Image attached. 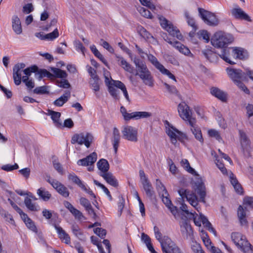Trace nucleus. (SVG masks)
Here are the masks:
<instances>
[{"mask_svg":"<svg viewBox=\"0 0 253 253\" xmlns=\"http://www.w3.org/2000/svg\"><path fill=\"white\" fill-rule=\"evenodd\" d=\"M38 71V68L37 66L34 65L31 67H28L24 70V73L29 76H30L32 73H36Z\"/></svg>","mask_w":253,"mask_h":253,"instance_id":"nucleus-64","label":"nucleus"},{"mask_svg":"<svg viewBox=\"0 0 253 253\" xmlns=\"http://www.w3.org/2000/svg\"><path fill=\"white\" fill-rule=\"evenodd\" d=\"M137 10L142 16L147 18H152V14L147 9L143 7L139 6L137 8Z\"/></svg>","mask_w":253,"mask_h":253,"instance_id":"nucleus-49","label":"nucleus"},{"mask_svg":"<svg viewBox=\"0 0 253 253\" xmlns=\"http://www.w3.org/2000/svg\"><path fill=\"white\" fill-rule=\"evenodd\" d=\"M202 53L208 59L210 62H215L217 59V56L215 53L212 52L211 50H205L202 51Z\"/></svg>","mask_w":253,"mask_h":253,"instance_id":"nucleus-45","label":"nucleus"},{"mask_svg":"<svg viewBox=\"0 0 253 253\" xmlns=\"http://www.w3.org/2000/svg\"><path fill=\"white\" fill-rule=\"evenodd\" d=\"M108 89L110 95L115 99H119V93L118 90L112 85L108 87Z\"/></svg>","mask_w":253,"mask_h":253,"instance_id":"nucleus-57","label":"nucleus"},{"mask_svg":"<svg viewBox=\"0 0 253 253\" xmlns=\"http://www.w3.org/2000/svg\"><path fill=\"white\" fill-rule=\"evenodd\" d=\"M199 38H202L206 42H208L210 41V35L207 31L201 30L198 33Z\"/></svg>","mask_w":253,"mask_h":253,"instance_id":"nucleus-55","label":"nucleus"},{"mask_svg":"<svg viewBox=\"0 0 253 253\" xmlns=\"http://www.w3.org/2000/svg\"><path fill=\"white\" fill-rule=\"evenodd\" d=\"M12 29L14 32L17 34H20L22 32L21 21L17 15H14L12 18Z\"/></svg>","mask_w":253,"mask_h":253,"instance_id":"nucleus-31","label":"nucleus"},{"mask_svg":"<svg viewBox=\"0 0 253 253\" xmlns=\"http://www.w3.org/2000/svg\"><path fill=\"white\" fill-rule=\"evenodd\" d=\"M13 77L14 83L16 85H18L21 83V72L13 71Z\"/></svg>","mask_w":253,"mask_h":253,"instance_id":"nucleus-60","label":"nucleus"},{"mask_svg":"<svg viewBox=\"0 0 253 253\" xmlns=\"http://www.w3.org/2000/svg\"><path fill=\"white\" fill-rule=\"evenodd\" d=\"M102 176L105 181L111 186L116 187L118 186V182L117 179L110 172H107L104 173H100L99 174Z\"/></svg>","mask_w":253,"mask_h":253,"instance_id":"nucleus-27","label":"nucleus"},{"mask_svg":"<svg viewBox=\"0 0 253 253\" xmlns=\"http://www.w3.org/2000/svg\"><path fill=\"white\" fill-rule=\"evenodd\" d=\"M233 40L231 34L219 31L215 33L211 38V43L215 47L221 48L231 43Z\"/></svg>","mask_w":253,"mask_h":253,"instance_id":"nucleus-3","label":"nucleus"},{"mask_svg":"<svg viewBox=\"0 0 253 253\" xmlns=\"http://www.w3.org/2000/svg\"><path fill=\"white\" fill-rule=\"evenodd\" d=\"M215 162L217 167L220 170L223 174L227 175L229 174V172H228L227 169L224 167V164L222 163L221 161L219 159L218 156H216Z\"/></svg>","mask_w":253,"mask_h":253,"instance_id":"nucleus-47","label":"nucleus"},{"mask_svg":"<svg viewBox=\"0 0 253 253\" xmlns=\"http://www.w3.org/2000/svg\"><path fill=\"white\" fill-rule=\"evenodd\" d=\"M226 71L228 76L234 83L245 78L246 73L240 69L227 68Z\"/></svg>","mask_w":253,"mask_h":253,"instance_id":"nucleus-17","label":"nucleus"},{"mask_svg":"<svg viewBox=\"0 0 253 253\" xmlns=\"http://www.w3.org/2000/svg\"><path fill=\"white\" fill-rule=\"evenodd\" d=\"M146 195L149 198H152L154 195V191L152 184L149 180L141 182Z\"/></svg>","mask_w":253,"mask_h":253,"instance_id":"nucleus-33","label":"nucleus"},{"mask_svg":"<svg viewBox=\"0 0 253 253\" xmlns=\"http://www.w3.org/2000/svg\"><path fill=\"white\" fill-rule=\"evenodd\" d=\"M191 126V131L195 136V138L201 143L204 142V139L202 136L200 128L196 124L195 119L191 120L188 122Z\"/></svg>","mask_w":253,"mask_h":253,"instance_id":"nucleus-19","label":"nucleus"},{"mask_svg":"<svg viewBox=\"0 0 253 253\" xmlns=\"http://www.w3.org/2000/svg\"><path fill=\"white\" fill-rule=\"evenodd\" d=\"M148 60L150 62L161 72L162 74L167 75L169 78L176 81L175 76L172 74L169 71L165 68V67L161 64L155 57L152 54H149L148 55Z\"/></svg>","mask_w":253,"mask_h":253,"instance_id":"nucleus-10","label":"nucleus"},{"mask_svg":"<svg viewBox=\"0 0 253 253\" xmlns=\"http://www.w3.org/2000/svg\"><path fill=\"white\" fill-rule=\"evenodd\" d=\"M59 36L57 29H55L52 32L46 34V40L52 41Z\"/></svg>","mask_w":253,"mask_h":253,"instance_id":"nucleus-63","label":"nucleus"},{"mask_svg":"<svg viewBox=\"0 0 253 253\" xmlns=\"http://www.w3.org/2000/svg\"><path fill=\"white\" fill-rule=\"evenodd\" d=\"M159 20L161 26L167 30L170 35L174 37H176L179 40L182 39L183 36L180 31L176 27H174L173 25L169 23V21L165 18L160 17Z\"/></svg>","mask_w":253,"mask_h":253,"instance_id":"nucleus-8","label":"nucleus"},{"mask_svg":"<svg viewBox=\"0 0 253 253\" xmlns=\"http://www.w3.org/2000/svg\"><path fill=\"white\" fill-rule=\"evenodd\" d=\"M185 16L187 19V22L188 25L193 28V31L190 32L189 33V35L192 36V35L193 34L197 29V26L195 24V20L193 18L190 17L188 13L187 12H185Z\"/></svg>","mask_w":253,"mask_h":253,"instance_id":"nucleus-43","label":"nucleus"},{"mask_svg":"<svg viewBox=\"0 0 253 253\" xmlns=\"http://www.w3.org/2000/svg\"><path fill=\"white\" fill-rule=\"evenodd\" d=\"M21 217L25 223L28 228L35 233L38 232L37 227L35 225L34 221H33L32 220L28 217L27 214L24 213L21 216Z\"/></svg>","mask_w":253,"mask_h":253,"instance_id":"nucleus-29","label":"nucleus"},{"mask_svg":"<svg viewBox=\"0 0 253 253\" xmlns=\"http://www.w3.org/2000/svg\"><path fill=\"white\" fill-rule=\"evenodd\" d=\"M208 134L210 137H214L219 141L222 139L219 132L215 129H211L209 130Z\"/></svg>","mask_w":253,"mask_h":253,"instance_id":"nucleus-56","label":"nucleus"},{"mask_svg":"<svg viewBox=\"0 0 253 253\" xmlns=\"http://www.w3.org/2000/svg\"><path fill=\"white\" fill-rule=\"evenodd\" d=\"M238 248L240 249L244 253H253V247L247 240L244 241Z\"/></svg>","mask_w":253,"mask_h":253,"instance_id":"nucleus-40","label":"nucleus"},{"mask_svg":"<svg viewBox=\"0 0 253 253\" xmlns=\"http://www.w3.org/2000/svg\"><path fill=\"white\" fill-rule=\"evenodd\" d=\"M156 188L158 192L160 194H161L165 192L167 193V189L164 184L162 183V182L158 179L156 180Z\"/></svg>","mask_w":253,"mask_h":253,"instance_id":"nucleus-51","label":"nucleus"},{"mask_svg":"<svg viewBox=\"0 0 253 253\" xmlns=\"http://www.w3.org/2000/svg\"><path fill=\"white\" fill-rule=\"evenodd\" d=\"M211 94L220 100L222 102H225L227 99L226 94L219 88L213 87L211 89Z\"/></svg>","mask_w":253,"mask_h":253,"instance_id":"nucleus-30","label":"nucleus"},{"mask_svg":"<svg viewBox=\"0 0 253 253\" xmlns=\"http://www.w3.org/2000/svg\"><path fill=\"white\" fill-rule=\"evenodd\" d=\"M161 195H162V199L163 202L166 206V207L170 206L172 203L169 198V195L168 191H167L166 193L164 192L162 193Z\"/></svg>","mask_w":253,"mask_h":253,"instance_id":"nucleus-54","label":"nucleus"},{"mask_svg":"<svg viewBox=\"0 0 253 253\" xmlns=\"http://www.w3.org/2000/svg\"><path fill=\"white\" fill-rule=\"evenodd\" d=\"M51 71L53 73V77L61 79H66L67 77L66 72L60 69L52 68Z\"/></svg>","mask_w":253,"mask_h":253,"instance_id":"nucleus-42","label":"nucleus"},{"mask_svg":"<svg viewBox=\"0 0 253 253\" xmlns=\"http://www.w3.org/2000/svg\"><path fill=\"white\" fill-rule=\"evenodd\" d=\"M198 11L201 18L206 24L214 26L218 24V20L214 13L202 8H199Z\"/></svg>","mask_w":253,"mask_h":253,"instance_id":"nucleus-6","label":"nucleus"},{"mask_svg":"<svg viewBox=\"0 0 253 253\" xmlns=\"http://www.w3.org/2000/svg\"><path fill=\"white\" fill-rule=\"evenodd\" d=\"M166 133L170 137V141L173 144L176 143L177 139L180 140L185 136V134L172 126H169L167 129Z\"/></svg>","mask_w":253,"mask_h":253,"instance_id":"nucleus-14","label":"nucleus"},{"mask_svg":"<svg viewBox=\"0 0 253 253\" xmlns=\"http://www.w3.org/2000/svg\"><path fill=\"white\" fill-rule=\"evenodd\" d=\"M97 154L95 152H93L86 157L79 160L77 164L82 166L93 165L97 160Z\"/></svg>","mask_w":253,"mask_h":253,"instance_id":"nucleus-20","label":"nucleus"},{"mask_svg":"<svg viewBox=\"0 0 253 253\" xmlns=\"http://www.w3.org/2000/svg\"><path fill=\"white\" fill-rule=\"evenodd\" d=\"M73 234L79 240L84 241L85 239V236L83 231L79 228L78 225L73 224L71 227Z\"/></svg>","mask_w":253,"mask_h":253,"instance_id":"nucleus-35","label":"nucleus"},{"mask_svg":"<svg viewBox=\"0 0 253 253\" xmlns=\"http://www.w3.org/2000/svg\"><path fill=\"white\" fill-rule=\"evenodd\" d=\"M233 242L237 248L247 240L246 237L239 232H233L231 235Z\"/></svg>","mask_w":253,"mask_h":253,"instance_id":"nucleus-26","label":"nucleus"},{"mask_svg":"<svg viewBox=\"0 0 253 253\" xmlns=\"http://www.w3.org/2000/svg\"><path fill=\"white\" fill-rule=\"evenodd\" d=\"M98 169L101 171L100 173L108 172L109 169V165L108 161L104 159L100 160L97 163Z\"/></svg>","mask_w":253,"mask_h":253,"instance_id":"nucleus-37","label":"nucleus"},{"mask_svg":"<svg viewBox=\"0 0 253 253\" xmlns=\"http://www.w3.org/2000/svg\"><path fill=\"white\" fill-rule=\"evenodd\" d=\"M71 212L74 216L75 218L79 220H84L85 219L82 212L75 208L71 211Z\"/></svg>","mask_w":253,"mask_h":253,"instance_id":"nucleus-52","label":"nucleus"},{"mask_svg":"<svg viewBox=\"0 0 253 253\" xmlns=\"http://www.w3.org/2000/svg\"><path fill=\"white\" fill-rule=\"evenodd\" d=\"M175 247H178L173 242H172V244H169V245H167L162 247V250L163 253H170L169 252V250H170L172 253H174V251L173 250Z\"/></svg>","mask_w":253,"mask_h":253,"instance_id":"nucleus-58","label":"nucleus"},{"mask_svg":"<svg viewBox=\"0 0 253 253\" xmlns=\"http://www.w3.org/2000/svg\"><path fill=\"white\" fill-rule=\"evenodd\" d=\"M71 96V92L69 90L65 91L64 94L55 100L53 104L56 106H62L66 102L68 101Z\"/></svg>","mask_w":253,"mask_h":253,"instance_id":"nucleus-28","label":"nucleus"},{"mask_svg":"<svg viewBox=\"0 0 253 253\" xmlns=\"http://www.w3.org/2000/svg\"><path fill=\"white\" fill-rule=\"evenodd\" d=\"M181 165L185 169L191 174H195V170L190 167L189 162L186 159H183L181 161Z\"/></svg>","mask_w":253,"mask_h":253,"instance_id":"nucleus-50","label":"nucleus"},{"mask_svg":"<svg viewBox=\"0 0 253 253\" xmlns=\"http://www.w3.org/2000/svg\"><path fill=\"white\" fill-rule=\"evenodd\" d=\"M195 191L199 196L200 199L198 200L196 194L192 191L184 188H180L178 191V194L183 200L186 199L189 204L195 208L199 212L198 202L205 203V197L206 196V187L201 181H198L195 182Z\"/></svg>","mask_w":253,"mask_h":253,"instance_id":"nucleus-1","label":"nucleus"},{"mask_svg":"<svg viewBox=\"0 0 253 253\" xmlns=\"http://www.w3.org/2000/svg\"><path fill=\"white\" fill-rule=\"evenodd\" d=\"M90 239L92 243L97 246L100 253H105V251L103 250L102 245L99 243L98 238L92 236L91 237Z\"/></svg>","mask_w":253,"mask_h":253,"instance_id":"nucleus-53","label":"nucleus"},{"mask_svg":"<svg viewBox=\"0 0 253 253\" xmlns=\"http://www.w3.org/2000/svg\"><path fill=\"white\" fill-rule=\"evenodd\" d=\"M104 76L105 78V83L107 87L112 85L113 80L110 76V73L108 71H105L104 72Z\"/></svg>","mask_w":253,"mask_h":253,"instance_id":"nucleus-62","label":"nucleus"},{"mask_svg":"<svg viewBox=\"0 0 253 253\" xmlns=\"http://www.w3.org/2000/svg\"><path fill=\"white\" fill-rule=\"evenodd\" d=\"M117 58H118L117 61L118 62V64L122 66L125 70L129 73L132 72L133 68L123 57L118 56Z\"/></svg>","mask_w":253,"mask_h":253,"instance_id":"nucleus-36","label":"nucleus"},{"mask_svg":"<svg viewBox=\"0 0 253 253\" xmlns=\"http://www.w3.org/2000/svg\"><path fill=\"white\" fill-rule=\"evenodd\" d=\"M238 132L241 151L244 156L249 157L252 150L251 140L243 130L239 129Z\"/></svg>","mask_w":253,"mask_h":253,"instance_id":"nucleus-4","label":"nucleus"},{"mask_svg":"<svg viewBox=\"0 0 253 253\" xmlns=\"http://www.w3.org/2000/svg\"><path fill=\"white\" fill-rule=\"evenodd\" d=\"M38 74L39 75V80H41L42 78L45 77L48 78H51L53 77V74L45 69L40 70L38 72Z\"/></svg>","mask_w":253,"mask_h":253,"instance_id":"nucleus-59","label":"nucleus"},{"mask_svg":"<svg viewBox=\"0 0 253 253\" xmlns=\"http://www.w3.org/2000/svg\"><path fill=\"white\" fill-rule=\"evenodd\" d=\"M231 12L232 15L237 19L244 20L247 21H251L250 16L239 6L233 8Z\"/></svg>","mask_w":253,"mask_h":253,"instance_id":"nucleus-21","label":"nucleus"},{"mask_svg":"<svg viewBox=\"0 0 253 253\" xmlns=\"http://www.w3.org/2000/svg\"><path fill=\"white\" fill-rule=\"evenodd\" d=\"M47 181L55 188L56 191L64 197H68L69 195V192L67 187L59 181L54 179H48Z\"/></svg>","mask_w":253,"mask_h":253,"instance_id":"nucleus-16","label":"nucleus"},{"mask_svg":"<svg viewBox=\"0 0 253 253\" xmlns=\"http://www.w3.org/2000/svg\"><path fill=\"white\" fill-rule=\"evenodd\" d=\"M37 193L40 198L44 201H48L51 197V195L50 193L44 188L42 187L38 189Z\"/></svg>","mask_w":253,"mask_h":253,"instance_id":"nucleus-39","label":"nucleus"},{"mask_svg":"<svg viewBox=\"0 0 253 253\" xmlns=\"http://www.w3.org/2000/svg\"><path fill=\"white\" fill-rule=\"evenodd\" d=\"M120 134L118 129L114 127L113 129V136L111 138V142L113 146L114 152L117 154L118 148L120 141Z\"/></svg>","mask_w":253,"mask_h":253,"instance_id":"nucleus-24","label":"nucleus"},{"mask_svg":"<svg viewBox=\"0 0 253 253\" xmlns=\"http://www.w3.org/2000/svg\"><path fill=\"white\" fill-rule=\"evenodd\" d=\"M247 114L250 123L253 124V105L248 104L246 106Z\"/></svg>","mask_w":253,"mask_h":253,"instance_id":"nucleus-48","label":"nucleus"},{"mask_svg":"<svg viewBox=\"0 0 253 253\" xmlns=\"http://www.w3.org/2000/svg\"><path fill=\"white\" fill-rule=\"evenodd\" d=\"M134 63L137 69L135 75L138 76L145 85L153 86L154 85L153 78L146 65L138 58L134 59Z\"/></svg>","mask_w":253,"mask_h":253,"instance_id":"nucleus-2","label":"nucleus"},{"mask_svg":"<svg viewBox=\"0 0 253 253\" xmlns=\"http://www.w3.org/2000/svg\"><path fill=\"white\" fill-rule=\"evenodd\" d=\"M154 231L155 237L160 242L161 248L165 246L169 245L170 244H172L173 242L168 236H165L162 237V235L159 231V228L156 226L154 227Z\"/></svg>","mask_w":253,"mask_h":253,"instance_id":"nucleus-18","label":"nucleus"},{"mask_svg":"<svg viewBox=\"0 0 253 253\" xmlns=\"http://www.w3.org/2000/svg\"><path fill=\"white\" fill-rule=\"evenodd\" d=\"M57 233L58 234L60 240L66 244H69L71 243V239L69 235L63 229V228L54 223L53 224Z\"/></svg>","mask_w":253,"mask_h":253,"instance_id":"nucleus-23","label":"nucleus"},{"mask_svg":"<svg viewBox=\"0 0 253 253\" xmlns=\"http://www.w3.org/2000/svg\"><path fill=\"white\" fill-rule=\"evenodd\" d=\"M182 220L179 222V226L182 236L184 239L191 238L193 235V230L191 226L186 219V218H182Z\"/></svg>","mask_w":253,"mask_h":253,"instance_id":"nucleus-11","label":"nucleus"},{"mask_svg":"<svg viewBox=\"0 0 253 253\" xmlns=\"http://www.w3.org/2000/svg\"><path fill=\"white\" fill-rule=\"evenodd\" d=\"M68 178L73 183L77 184L81 188H82L84 185L83 181L75 173L69 174L68 175Z\"/></svg>","mask_w":253,"mask_h":253,"instance_id":"nucleus-46","label":"nucleus"},{"mask_svg":"<svg viewBox=\"0 0 253 253\" xmlns=\"http://www.w3.org/2000/svg\"><path fill=\"white\" fill-rule=\"evenodd\" d=\"M232 56L233 58L243 60L247 58V51L241 47H232Z\"/></svg>","mask_w":253,"mask_h":253,"instance_id":"nucleus-22","label":"nucleus"},{"mask_svg":"<svg viewBox=\"0 0 253 253\" xmlns=\"http://www.w3.org/2000/svg\"><path fill=\"white\" fill-rule=\"evenodd\" d=\"M48 115L50 116L51 119L56 126L59 127L61 126V123L59 121L60 117L61 116L60 113L52 110H49Z\"/></svg>","mask_w":253,"mask_h":253,"instance_id":"nucleus-38","label":"nucleus"},{"mask_svg":"<svg viewBox=\"0 0 253 253\" xmlns=\"http://www.w3.org/2000/svg\"><path fill=\"white\" fill-rule=\"evenodd\" d=\"M100 84V80L98 76L89 79V86L95 92L99 91Z\"/></svg>","mask_w":253,"mask_h":253,"instance_id":"nucleus-34","label":"nucleus"},{"mask_svg":"<svg viewBox=\"0 0 253 253\" xmlns=\"http://www.w3.org/2000/svg\"><path fill=\"white\" fill-rule=\"evenodd\" d=\"M93 137L91 134L86 132L75 134L72 137V144L78 143L80 145L84 144L86 148H89L92 142Z\"/></svg>","mask_w":253,"mask_h":253,"instance_id":"nucleus-5","label":"nucleus"},{"mask_svg":"<svg viewBox=\"0 0 253 253\" xmlns=\"http://www.w3.org/2000/svg\"><path fill=\"white\" fill-rule=\"evenodd\" d=\"M90 49L96 57L99 59L106 66L108 65L107 61L100 52L97 50L94 45H92L90 46Z\"/></svg>","mask_w":253,"mask_h":253,"instance_id":"nucleus-44","label":"nucleus"},{"mask_svg":"<svg viewBox=\"0 0 253 253\" xmlns=\"http://www.w3.org/2000/svg\"><path fill=\"white\" fill-rule=\"evenodd\" d=\"M122 133L124 138L131 141L136 142L137 140V131L134 127L127 126L124 127Z\"/></svg>","mask_w":253,"mask_h":253,"instance_id":"nucleus-15","label":"nucleus"},{"mask_svg":"<svg viewBox=\"0 0 253 253\" xmlns=\"http://www.w3.org/2000/svg\"><path fill=\"white\" fill-rule=\"evenodd\" d=\"M191 215L192 216L194 223L196 226H200L201 225V222H202L204 226L206 227L210 232L212 233L215 236L216 235V231L212 227L211 224L204 215L200 213V216L197 218V216H198V214L194 211V215Z\"/></svg>","mask_w":253,"mask_h":253,"instance_id":"nucleus-9","label":"nucleus"},{"mask_svg":"<svg viewBox=\"0 0 253 253\" xmlns=\"http://www.w3.org/2000/svg\"><path fill=\"white\" fill-rule=\"evenodd\" d=\"M24 203L26 207L31 211H38L39 210V207L32 201V199L28 197L24 200Z\"/></svg>","mask_w":253,"mask_h":253,"instance_id":"nucleus-41","label":"nucleus"},{"mask_svg":"<svg viewBox=\"0 0 253 253\" xmlns=\"http://www.w3.org/2000/svg\"><path fill=\"white\" fill-rule=\"evenodd\" d=\"M164 40L169 43L172 45L174 48L178 50L180 53L184 54L185 55L192 56V54L191 53L190 50L188 47L184 46L181 43L178 41H174L170 39L167 37V35L164 37Z\"/></svg>","mask_w":253,"mask_h":253,"instance_id":"nucleus-13","label":"nucleus"},{"mask_svg":"<svg viewBox=\"0 0 253 253\" xmlns=\"http://www.w3.org/2000/svg\"><path fill=\"white\" fill-rule=\"evenodd\" d=\"M120 111L126 121H129L131 119L138 120L142 118H147L151 116L150 113L145 111L133 112L128 113L124 106L121 107Z\"/></svg>","mask_w":253,"mask_h":253,"instance_id":"nucleus-7","label":"nucleus"},{"mask_svg":"<svg viewBox=\"0 0 253 253\" xmlns=\"http://www.w3.org/2000/svg\"><path fill=\"white\" fill-rule=\"evenodd\" d=\"M219 56L225 62L230 64H234L235 62L232 61L233 56H232V47L227 49H223Z\"/></svg>","mask_w":253,"mask_h":253,"instance_id":"nucleus-25","label":"nucleus"},{"mask_svg":"<svg viewBox=\"0 0 253 253\" xmlns=\"http://www.w3.org/2000/svg\"><path fill=\"white\" fill-rule=\"evenodd\" d=\"M238 217L242 226H246L248 221L246 219V213L245 210L242 206H239L238 209Z\"/></svg>","mask_w":253,"mask_h":253,"instance_id":"nucleus-32","label":"nucleus"},{"mask_svg":"<svg viewBox=\"0 0 253 253\" xmlns=\"http://www.w3.org/2000/svg\"><path fill=\"white\" fill-rule=\"evenodd\" d=\"M164 85L170 93L174 94L175 95H178V92L175 86L173 85H170L166 83H164Z\"/></svg>","mask_w":253,"mask_h":253,"instance_id":"nucleus-61","label":"nucleus"},{"mask_svg":"<svg viewBox=\"0 0 253 253\" xmlns=\"http://www.w3.org/2000/svg\"><path fill=\"white\" fill-rule=\"evenodd\" d=\"M178 112L180 117L184 120L189 122L191 120L194 119L191 116L192 112L189 107L184 102L180 103L178 106Z\"/></svg>","mask_w":253,"mask_h":253,"instance_id":"nucleus-12","label":"nucleus"}]
</instances>
